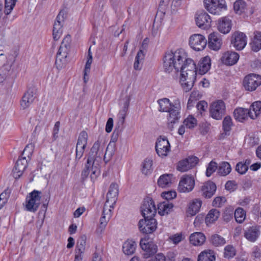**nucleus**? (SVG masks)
I'll return each mask as SVG.
<instances>
[{"instance_id":"1","label":"nucleus","mask_w":261,"mask_h":261,"mask_svg":"<svg viewBox=\"0 0 261 261\" xmlns=\"http://www.w3.org/2000/svg\"><path fill=\"white\" fill-rule=\"evenodd\" d=\"M163 67L167 73H170L173 69L176 71L197 72L195 62L192 59L187 58V54L182 49L167 51L164 58Z\"/></svg>"},{"instance_id":"2","label":"nucleus","mask_w":261,"mask_h":261,"mask_svg":"<svg viewBox=\"0 0 261 261\" xmlns=\"http://www.w3.org/2000/svg\"><path fill=\"white\" fill-rule=\"evenodd\" d=\"M103 150L104 146L101 145L99 141L94 143L89 152L85 168L81 174L83 179L87 177L90 171H91L90 177L93 182L99 176L100 170L98 165L103 155Z\"/></svg>"},{"instance_id":"3","label":"nucleus","mask_w":261,"mask_h":261,"mask_svg":"<svg viewBox=\"0 0 261 261\" xmlns=\"http://www.w3.org/2000/svg\"><path fill=\"white\" fill-rule=\"evenodd\" d=\"M70 42L71 36L67 35L63 39L57 54L55 64L58 69L64 67L67 63L66 58L70 50Z\"/></svg>"},{"instance_id":"4","label":"nucleus","mask_w":261,"mask_h":261,"mask_svg":"<svg viewBox=\"0 0 261 261\" xmlns=\"http://www.w3.org/2000/svg\"><path fill=\"white\" fill-rule=\"evenodd\" d=\"M181 105L178 98H176L173 101V104L170 108L167 116L168 127L170 130L174 128V124L178 123L181 117L180 115Z\"/></svg>"},{"instance_id":"5","label":"nucleus","mask_w":261,"mask_h":261,"mask_svg":"<svg viewBox=\"0 0 261 261\" xmlns=\"http://www.w3.org/2000/svg\"><path fill=\"white\" fill-rule=\"evenodd\" d=\"M196 75L197 72L180 71V83L185 92H189L192 89Z\"/></svg>"},{"instance_id":"6","label":"nucleus","mask_w":261,"mask_h":261,"mask_svg":"<svg viewBox=\"0 0 261 261\" xmlns=\"http://www.w3.org/2000/svg\"><path fill=\"white\" fill-rule=\"evenodd\" d=\"M41 192L34 190L29 194L26 198L25 209L27 211L35 213L38 210L40 204Z\"/></svg>"},{"instance_id":"7","label":"nucleus","mask_w":261,"mask_h":261,"mask_svg":"<svg viewBox=\"0 0 261 261\" xmlns=\"http://www.w3.org/2000/svg\"><path fill=\"white\" fill-rule=\"evenodd\" d=\"M261 85V76L258 74L250 73L245 76L243 80V86L246 90L254 91Z\"/></svg>"},{"instance_id":"8","label":"nucleus","mask_w":261,"mask_h":261,"mask_svg":"<svg viewBox=\"0 0 261 261\" xmlns=\"http://www.w3.org/2000/svg\"><path fill=\"white\" fill-rule=\"evenodd\" d=\"M225 105L222 100L213 102L210 106V115L216 120L221 119L225 115Z\"/></svg>"},{"instance_id":"9","label":"nucleus","mask_w":261,"mask_h":261,"mask_svg":"<svg viewBox=\"0 0 261 261\" xmlns=\"http://www.w3.org/2000/svg\"><path fill=\"white\" fill-rule=\"evenodd\" d=\"M141 211L145 219L153 217L155 216L156 209L152 199L148 197L144 199L141 207Z\"/></svg>"},{"instance_id":"10","label":"nucleus","mask_w":261,"mask_h":261,"mask_svg":"<svg viewBox=\"0 0 261 261\" xmlns=\"http://www.w3.org/2000/svg\"><path fill=\"white\" fill-rule=\"evenodd\" d=\"M139 230L145 234L151 233L157 227L156 220L153 217L141 219L138 223Z\"/></svg>"},{"instance_id":"11","label":"nucleus","mask_w":261,"mask_h":261,"mask_svg":"<svg viewBox=\"0 0 261 261\" xmlns=\"http://www.w3.org/2000/svg\"><path fill=\"white\" fill-rule=\"evenodd\" d=\"M88 134L85 131L80 133L75 149V161H79L83 155L87 144Z\"/></svg>"},{"instance_id":"12","label":"nucleus","mask_w":261,"mask_h":261,"mask_svg":"<svg viewBox=\"0 0 261 261\" xmlns=\"http://www.w3.org/2000/svg\"><path fill=\"white\" fill-rule=\"evenodd\" d=\"M205 9L211 13L218 14L222 9H226L224 0H204Z\"/></svg>"},{"instance_id":"13","label":"nucleus","mask_w":261,"mask_h":261,"mask_svg":"<svg viewBox=\"0 0 261 261\" xmlns=\"http://www.w3.org/2000/svg\"><path fill=\"white\" fill-rule=\"evenodd\" d=\"M195 186V180L192 176L184 175L180 179L178 190L181 193H188L192 191Z\"/></svg>"},{"instance_id":"14","label":"nucleus","mask_w":261,"mask_h":261,"mask_svg":"<svg viewBox=\"0 0 261 261\" xmlns=\"http://www.w3.org/2000/svg\"><path fill=\"white\" fill-rule=\"evenodd\" d=\"M207 41L204 36L200 34H194L189 39V45L196 51L203 50L206 45Z\"/></svg>"},{"instance_id":"15","label":"nucleus","mask_w":261,"mask_h":261,"mask_svg":"<svg viewBox=\"0 0 261 261\" xmlns=\"http://www.w3.org/2000/svg\"><path fill=\"white\" fill-rule=\"evenodd\" d=\"M118 195V186L117 184H111L107 195V200L103 206V213L108 207H112L111 205L115 203Z\"/></svg>"},{"instance_id":"16","label":"nucleus","mask_w":261,"mask_h":261,"mask_svg":"<svg viewBox=\"0 0 261 261\" xmlns=\"http://www.w3.org/2000/svg\"><path fill=\"white\" fill-rule=\"evenodd\" d=\"M64 13L60 11L55 21L53 30V38L55 40H58L63 33V25L64 21Z\"/></svg>"},{"instance_id":"17","label":"nucleus","mask_w":261,"mask_h":261,"mask_svg":"<svg viewBox=\"0 0 261 261\" xmlns=\"http://www.w3.org/2000/svg\"><path fill=\"white\" fill-rule=\"evenodd\" d=\"M198 158L195 156H189L180 161L176 166V169L180 172H186L194 167L198 162Z\"/></svg>"},{"instance_id":"18","label":"nucleus","mask_w":261,"mask_h":261,"mask_svg":"<svg viewBox=\"0 0 261 261\" xmlns=\"http://www.w3.org/2000/svg\"><path fill=\"white\" fill-rule=\"evenodd\" d=\"M155 150L159 156H166L170 150V145L166 138H159L155 144Z\"/></svg>"},{"instance_id":"19","label":"nucleus","mask_w":261,"mask_h":261,"mask_svg":"<svg viewBox=\"0 0 261 261\" xmlns=\"http://www.w3.org/2000/svg\"><path fill=\"white\" fill-rule=\"evenodd\" d=\"M140 245L144 251L143 255L145 258H148L157 251L156 245L153 242L149 241L148 240L141 239Z\"/></svg>"},{"instance_id":"20","label":"nucleus","mask_w":261,"mask_h":261,"mask_svg":"<svg viewBox=\"0 0 261 261\" xmlns=\"http://www.w3.org/2000/svg\"><path fill=\"white\" fill-rule=\"evenodd\" d=\"M231 42L237 49H242L247 43L245 34L239 32L234 33L232 35Z\"/></svg>"},{"instance_id":"21","label":"nucleus","mask_w":261,"mask_h":261,"mask_svg":"<svg viewBox=\"0 0 261 261\" xmlns=\"http://www.w3.org/2000/svg\"><path fill=\"white\" fill-rule=\"evenodd\" d=\"M195 21L199 28L207 29L210 27L212 20L210 16L206 12L202 11L196 14Z\"/></svg>"},{"instance_id":"22","label":"nucleus","mask_w":261,"mask_h":261,"mask_svg":"<svg viewBox=\"0 0 261 261\" xmlns=\"http://www.w3.org/2000/svg\"><path fill=\"white\" fill-rule=\"evenodd\" d=\"M216 189L215 184L211 181H208L201 186L199 192L203 197L210 198L215 194Z\"/></svg>"},{"instance_id":"23","label":"nucleus","mask_w":261,"mask_h":261,"mask_svg":"<svg viewBox=\"0 0 261 261\" xmlns=\"http://www.w3.org/2000/svg\"><path fill=\"white\" fill-rule=\"evenodd\" d=\"M222 44V40L219 33L213 32L209 35L208 45L211 49L218 50L220 49Z\"/></svg>"},{"instance_id":"24","label":"nucleus","mask_w":261,"mask_h":261,"mask_svg":"<svg viewBox=\"0 0 261 261\" xmlns=\"http://www.w3.org/2000/svg\"><path fill=\"white\" fill-rule=\"evenodd\" d=\"M27 164L25 157L18 159L13 170V175L15 178L17 179L20 177L27 168Z\"/></svg>"},{"instance_id":"25","label":"nucleus","mask_w":261,"mask_h":261,"mask_svg":"<svg viewBox=\"0 0 261 261\" xmlns=\"http://www.w3.org/2000/svg\"><path fill=\"white\" fill-rule=\"evenodd\" d=\"M239 57V55L236 52L227 51L223 54L221 60L223 64L231 66L237 63Z\"/></svg>"},{"instance_id":"26","label":"nucleus","mask_w":261,"mask_h":261,"mask_svg":"<svg viewBox=\"0 0 261 261\" xmlns=\"http://www.w3.org/2000/svg\"><path fill=\"white\" fill-rule=\"evenodd\" d=\"M217 27L221 33L224 34H227L231 29V20L227 17H222L218 20Z\"/></svg>"},{"instance_id":"27","label":"nucleus","mask_w":261,"mask_h":261,"mask_svg":"<svg viewBox=\"0 0 261 261\" xmlns=\"http://www.w3.org/2000/svg\"><path fill=\"white\" fill-rule=\"evenodd\" d=\"M251 114H254L251 107L250 110L242 108H237L233 112L235 119L240 122L247 119L248 116L251 118Z\"/></svg>"},{"instance_id":"28","label":"nucleus","mask_w":261,"mask_h":261,"mask_svg":"<svg viewBox=\"0 0 261 261\" xmlns=\"http://www.w3.org/2000/svg\"><path fill=\"white\" fill-rule=\"evenodd\" d=\"M202 205V200L199 198H195L189 202L187 210L188 216H194L199 211Z\"/></svg>"},{"instance_id":"29","label":"nucleus","mask_w":261,"mask_h":261,"mask_svg":"<svg viewBox=\"0 0 261 261\" xmlns=\"http://www.w3.org/2000/svg\"><path fill=\"white\" fill-rule=\"evenodd\" d=\"M33 90L29 89L23 95L20 102L21 107L25 109L28 108L34 101L36 96Z\"/></svg>"},{"instance_id":"30","label":"nucleus","mask_w":261,"mask_h":261,"mask_svg":"<svg viewBox=\"0 0 261 261\" xmlns=\"http://www.w3.org/2000/svg\"><path fill=\"white\" fill-rule=\"evenodd\" d=\"M173 204L169 201H165L158 204V213L161 216L168 215L173 211Z\"/></svg>"},{"instance_id":"31","label":"nucleus","mask_w":261,"mask_h":261,"mask_svg":"<svg viewBox=\"0 0 261 261\" xmlns=\"http://www.w3.org/2000/svg\"><path fill=\"white\" fill-rule=\"evenodd\" d=\"M259 235V231L256 227H250L244 233V236L249 241L255 242Z\"/></svg>"},{"instance_id":"32","label":"nucleus","mask_w":261,"mask_h":261,"mask_svg":"<svg viewBox=\"0 0 261 261\" xmlns=\"http://www.w3.org/2000/svg\"><path fill=\"white\" fill-rule=\"evenodd\" d=\"M211 59L206 56L203 58L198 63L199 72L201 74L206 73L211 68Z\"/></svg>"},{"instance_id":"33","label":"nucleus","mask_w":261,"mask_h":261,"mask_svg":"<svg viewBox=\"0 0 261 261\" xmlns=\"http://www.w3.org/2000/svg\"><path fill=\"white\" fill-rule=\"evenodd\" d=\"M205 241V237L201 232H194L191 234L190 237V242L194 246L201 245L203 244Z\"/></svg>"},{"instance_id":"34","label":"nucleus","mask_w":261,"mask_h":261,"mask_svg":"<svg viewBox=\"0 0 261 261\" xmlns=\"http://www.w3.org/2000/svg\"><path fill=\"white\" fill-rule=\"evenodd\" d=\"M18 54V50L16 48H14L11 50L10 54L8 55L7 57V64L3 66V68H5L7 70V72H8L10 70L11 67L15 62Z\"/></svg>"},{"instance_id":"35","label":"nucleus","mask_w":261,"mask_h":261,"mask_svg":"<svg viewBox=\"0 0 261 261\" xmlns=\"http://www.w3.org/2000/svg\"><path fill=\"white\" fill-rule=\"evenodd\" d=\"M254 37L250 43L252 50L257 52L261 49V32H255Z\"/></svg>"},{"instance_id":"36","label":"nucleus","mask_w":261,"mask_h":261,"mask_svg":"<svg viewBox=\"0 0 261 261\" xmlns=\"http://www.w3.org/2000/svg\"><path fill=\"white\" fill-rule=\"evenodd\" d=\"M136 246L137 244L135 241L127 240L124 243L122 250L125 254L132 255L135 251Z\"/></svg>"},{"instance_id":"37","label":"nucleus","mask_w":261,"mask_h":261,"mask_svg":"<svg viewBox=\"0 0 261 261\" xmlns=\"http://www.w3.org/2000/svg\"><path fill=\"white\" fill-rule=\"evenodd\" d=\"M172 176L171 174H164L160 176L158 180L159 186L162 188L169 187L172 183Z\"/></svg>"},{"instance_id":"38","label":"nucleus","mask_w":261,"mask_h":261,"mask_svg":"<svg viewBox=\"0 0 261 261\" xmlns=\"http://www.w3.org/2000/svg\"><path fill=\"white\" fill-rule=\"evenodd\" d=\"M214 252L211 250H205L199 255L198 261H215Z\"/></svg>"},{"instance_id":"39","label":"nucleus","mask_w":261,"mask_h":261,"mask_svg":"<svg viewBox=\"0 0 261 261\" xmlns=\"http://www.w3.org/2000/svg\"><path fill=\"white\" fill-rule=\"evenodd\" d=\"M220 215V212L216 208L212 209L206 216L205 222L206 223H213L218 219Z\"/></svg>"},{"instance_id":"40","label":"nucleus","mask_w":261,"mask_h":261,"mask_svg":"<svg viewBox=\"0 0 261 261\" xmlns=\"http://www.w3.org/2000/svg\"><path fill=\"white\" fill-rule=\"evenodd\" d=\"M129 98L128 97H126V100L123 103L122 110H121L118 114V117L120 119L119 121L121 125H122L124 122L126 113L129 105Z\"/></svg>"},{"instance_id":"41","label":"nucleus","mask_w":261,"mask_h":261,"mask_svg":"<svg viewBox=\"0 0 261 261\" xmlns=\"http://www.w3.org/2000/svg\"><path fill=\"white\" fill-rule=\"evenodd\" d=\"M152 170V160L148 158L145 159L142 163V173L147 175L151 173Z\"/></svg>"},{"instance_id":"42","label":"nucleus","mask_w":261,"mask_h":261,"mask_svg":"<svg viewBox=\"0 0 261 261\" xmlns=\"http://www.w3.org/2000/svg\"><path fill=\"white\" fill-rule=\"evenodd\" d=\"M158 103L160 106L159 111L163 112H167L169 111L173 104V102H170V100L167 98L159 99Z\"/></svg>"},{"instance_id":"43","label":"nucleus","mask_w":261,"mask_h":261,"mask_svg":"<svg viewBox=\"0 0 261 261\" xmlns=\"http://www.w3.org/2000/svg\"><path fill=\"white\" fill-rule=\"evenodd\" d=\"M231 170V168L228 163L222 162L219 166L218 173L220 175L226 176L230 172Z\"/></svg>"},{"instance_id":"44","label":"nucleus","mask_w":261,"mask_h":261,"mask_svg":"<svg viewBox=\"0 0 261 261\" xmlns=\"http://www.w3.org/2000/svg\"><path fill=\"white\" fill-rule=\"evenodd\" d=\"M144 54L143 50L140 49L137 53L135 58V62L134 64V68L136 70H140L142 68V65L141 62L144 59Z\"/></svg>"},{"instance_id":"45","label":"nucleus","mask_w":261,"mask_h":261,"mask_svg":"<svg viewBox=\"0 0 261 261\" xmlns=\"http://www.w3.org/2000/svg\"><path fill=\"white\" fill-rule=\"evenodd\" d=\"M233 9L236 13L240 15L245 11L246 3L243 0L237 1L234 3Z\"/></svg>"},{"instance_id":"46","label":"nucleus","mask_w":261,"mask_h":261,"mask_svg":"<svg viewBox=\"0 0 261 261\" xmlns=\"http://www.w3.org/2000/svg\"><path fill=\"white\" fill-rule=\"evenodd\" d=\"M233 122L231 117L229 116H226L222 122L223 129L225 135H228V133H229L231 130Z\"/></svg>"},{"instance_id":"47","label":"nucleus","mask_w":261,"mask_h":261,"mask_svg":"<svg viewBox=\"0 0 261 261\" xmlns=\"http://www.w3.org/2000/svg\"><path fill=\"white\" fill-rule=\"evenodd\" d=\"M86 243V237L84 236L81 237L76 243L75 253L82 254L85 249Z\"/></svg>"},{"instance_id":"48","label":"nucleus","mask_w":261,"mask_h":261,"mask_svg":"<svg viewBox=\"0 0 261 261\" xmlns=\"http://www.w3.org/2000/svg\"><path fill=\"white\" fill-rule=\"evenodd\" d=\"M234 216L238 223H242L245 219L246 212L242 208L238 207L234 212Z\"/></svg>"},{"instance_id":"49","label":"nucleus","mask_w":261,"mask_h":261,"mask_svg":"<svg viewBox=\"0 0 261 261\" xmlns=\"http://www.w3.org/2000/svg\"><path fill=\"white\" fill-rule=\"evenodd\" d=\"M251 108L254 114H251V118L254 119L261 114V101H258L251 105Z\"/></svg>"},{"instance_id":"50","label":"nucleus","mask_w":261,"mask_h":261,"mask_svg":"<svg viewBox=\"0 0 261 261\" xmlns=\"http://www.w3.org/2000/svg\"><path fill=\"white\" fill-rule=\"evenodd\" d=\"M211 242L215 246H222L226 243L225 239L218 234L212 236L211 238Z\"/></svg>"},{"instance_id":"51","label":"nucleus","mask_w":261,"mask_h":261,"mask_svg":"<svg viewBox=\"0 0 261 261\" xmlns=\"http://www.w3.org/2000/svg\"><path fill=\"white\" fill-rule=\"evenodd\" d=\"M17 0H5L4 13L10 14L16 5Z\"/></svg>"},{"instance_id":"52","label":"nucleus","mask_w":261,"mask_h":261,"mask_svg":"<svg viewBox=\"0 0 261 261\" xmlns=\"http://www.w3.org/2000/svg\"><path fill=\"white\" fill-rule=\"evenodd\" d=\"M115 151L114 145L110 143L108 145L105 153L103 155V160L107 163L113 156Z\"/></svg>"},{"instance_id":"53","label":"nucleus","mask_w":261,"mask_h":261,"mask_svg":"<svg viewBox=\"0 0 261 261\" xmlns=\"http://www.w3.org/2000/svg\"><path fill=\"white\" fill-rule=\"evenodd\" d=\"M183 123L187 128L192 129L197 125V120L193 116H189L184 121Z\"/></svg>"},{"instance_id":"54","label":"nucleus","mask_w":261,"mask_h":261,"mask_svg":"<svg viewBox=\"0 0 261 261\" xmlns=\"http://www.w3.org/2000/svg\"><path fill=\"white\" fill-rule=\"evenodd\" d=\"M217 164L213 161H211L208 165L206 171L207 176H210L217 169Z\"/></svg>"},{"instance_id":"55","label":"nucleus","mask_w":261,"mask_h":261,"mask_svg":"<svg viewBox=\"0 0 261 261\" xmlns=\"http://www.w3.org/2000/svg\"><path fill=\"white\" fill-rule=\"evenodd\" d=\"M236 254L234 248L231 245H227L224 249V256L225 257H232Z\"/></svg>"},{"instance_id":"56","label":"nucleus","mask_w":261,"mask_h":261,"mask_svg":"<svg viewBox=\"0 0 261 261\" xmlns=\"http://www.w3.org/2000/svg\"><path fill=\"white\" fill-rule=\"evenodd\" d=\"M236 170L240 174H244L247 171L248 167L243 162H240L236 166Z\"/></svg>"},{"instance_id":"57","label":"nucleus","mask_w":261,"mask_h":261,"mask_svg":"<svg viewBox=\"0 0 261 261\" xmlns=\"http://www.w3.org/2000/svg\"><path fill=\"white\" fill-rule=\"evenodd\" d=\"M90 48L91 47L89 48V50H88V59H87V61L86 65H85V70H84V72H85V75H87V74L90 72L91 65L92 62V53L90 51Z\"/></svg>"},{"instance_id":"58","label":"nucleus","mask_w":261,"mask_h":261,"mask_svg":"<svg viewBox=\"0 0 261 261\" xmlns=\"http://www.w3.org/2000/svg\"><path fill=\"white\" fill-rule=\"evenodd\" d=\"M162 196L163 198L167 200V201H169V200L172 199L176 197V193L175 191H168L163 192L162 193Z\"/></svg>"},{"instance_id":"59","label":"nucleus","mask_w":261,"mask_h":261,"mask_svg":"<svg viewBox=\"0 0 261 261\" xmlns=\"http://www.w3.org/2000/svg\"><path fill=\"white\" fill-rule=\"evenodd\" d=\"M225 201L224 197H217L213 201V205L215 207H221Z\"/></svg>"},{"instance_id":"60","label":"nucleus","mask_w":261,"mask_h":261,"mask_svg":"<svg viewBox=\"0 0 261 261\" xmlns=\"http://www.w3.org/2000/svg\"><path fill=\"white\" fill-rule=\"evenodd\" d=\"M106 212V211L105 212ZM109 218L107 219L105 216V213L102 212V216L100 219V224L99 229H100V231H102L106 227L109 221Z\"/></svg>"},{"instance_id":"61","label":"nucleus","mask_w":261,"mask_h":261,"mask_svg":"<svg viewBox=\"0 0 261 261\" xmlns=\"http://www.w3.org/2000/svg\"><path fill=\"white\" fill-rule=\"evenodd\" d=\"M207 107V103L205 101H200L198 102L196 105L197 109L200 113H202V112L205 111Z\"/></svg>"},{"instance_id":"62","label":"nucleus","mask_w":261,"mask_h":261,"mask_svg":"<svg viewBox=\"0 0 261 261\" xmlns=\"http://www.w3.org/2000/svg\"><path fill=\"white\" fill-rule=\"evenodd\" d=\"M199 95V93L198 91H193L190 95V96L188 99V106L190 105V101H193L194 100H196L198 97Z\"/></svg>"},{"instance_id":"63","label":"nucleus","mask_w":261,"mask_h":261,"mask_svg":"<svg viewBox=\"0 0 261 261\" xmlns=\"http://www.w3.org/2000/svg\"><path fill=\"white\" fill-rule=\"evenodd\" d=\"M9 196V192L8 190H5L4 192L0 194V202H4V204H5L7 201Z\"/></svg>"},{"instance_id":"64","label":"nucleus","mask_w":261,"mask_h":261,"mask_svg":"<svg viewBox=\"0 0 261 261\" xmlns=\"http://www.w3.org/2000/svg\"><path fill=\"white\" fill-rule=\"evenodd\" d=\"M166 257L162 253L157 254L152 257L149 261H165Z\"/></svg>"}]
</instances>
